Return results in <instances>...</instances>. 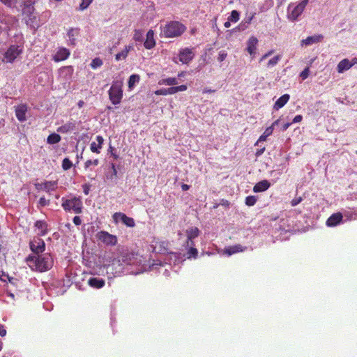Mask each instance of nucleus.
<instances>
[{
    "label": "nucleus",
    "mask_w": 357,
    "mask_h": 357,
    "mask_svg": "<svg viewBox=\"0 0 357 357\" xmlns=\"http://www.w3.org/2000/svg\"><path fill=\"white\" fill-rule=\"evenodd\" d=\"M291 124H292V123H291H291H284V124L283 125V127H282L283 130H286L289 127V126H290Z\"/></svg>",
    "instance_id": "61"
},
{
    "label": "nucleus",
    "mask_w": 357,
    "mask_h": 357,
    "mask_svg": "<svg viewBox=\"0 0 357 357\" xmlns=\"http://www.w3.org/2000/svg\"><path fill=\"white\" fill-rule=\"evenodd\" d=\"M239 13L237 10H234L231 11L229 17H228V20L231 22H236L239 20Z\"/></svg>",
    "instance_id": "35"
},
{
    "label": "nucleus",
    "mask_w": 357,
    "mask_h": 357,
    "mask_svg": "<svg viewBox=\"0 0 357 357\" xmlns=\"http://www.w3.org/2000/svg\"><path fill=\"white\" fill-rule=\"evenodd\" d=\"M230 22L231 21H229V20H228V21L225 22L224 24L225 27H226V28L230 27V26H231Z\"/></svg>",
    "instance_id": "64"
},
{
    "label": "nucleus",
    "mask_w": 357,
    "mask_h": 357,
    "mask_svg": "<svg viewBox=\"0 0 357 357\" xmlns=\"http://www.w3.org/2000/svg\"><path fill=\"white\" fill-rule=\"evenodd\" d=\"M109 96L113 104L119 103L123 96L121 86L118 83L113 84L109 89Z\"/></svg>",
    "instance_id": "7"
},
{
    "label": "nucleus",
    "mask_w": 357,
    "mask_h": 357,
    "mask_svg": "<svg viewBox=\"0 0 357 357\" xmlns=\"http://www.w3.org/2000/svg\"><path fill=\"white\" fill-rule=\"evenodd\" d=\"M83 191L85 195H88L89 192V186L86 184L82 185Z\"/></svg>",
    "instance_id": "58"
},
{
    "label": "nucleus",
    "mask_w": 357,
    "mask_h": 357,
    "mask_svg": "<svg viewBox=\"0 0 357 357\" xmlns=\"http://www.w3.org/2000/svg\"><path fill=\"white\" fill-rule=\"evenodd\" d=\"M35 227L39 230V234L44 236L47 231V224L43 220H38L35 223Z\"/></svg>",
    "instance_id": "27"
},
{
    "label": "nucleus",
    "mask_w": 357,
    "mask_h": 357,
    "mask_svg": "<svg viewBox=\"0 0 357 357\" xmlns=\"http://www.w3.org/2000/svg\"><path fill=\"white\" fill-rule=\"evenodd\" d=\"M309 75V68H305L300 74V77L302 79H305Z\"/></svg>",
    "instance_id": "45"
},
{
    "label": "nucleus",
    "mask_w": 357,
    "mask_h": 357,
    "mask_svg": "<svg viewBox=\"0 0 357 357\" xmlns=\"http://www.w3.org/2000/svg\"><path fill=\"white\" fill-rule=\"evenodd\" d=\"M96 238L98 241L102 242L107 245H116L117 243V237L106 231H100L97 233Z\"/></svg>",
    "instance_id": "8"
},
{
    "label": "nucleus",
    "mask_w": 357,
    "mask_h": 357,
    "mask_svg": "<svg viewBox=\"0 0 357 357\" xmlns=\"http://www.w3.org/2000/svg\"><path fill=\"white\" fill-rule=\"evenodd\" d=\"M303 117L301 115H297L294 117V119H293V121H291L292 123H298L300 121H301Z\"/></svg>",
    "instance_id": "57"
},
{
    "label": "nucleus",
    "mask_w": 357,
    "mask_h": 357,
    "mask_svg": "<svg viewBox=\"0 0 357 357\" xmlns=\"http://www.w3.org/2000/svg\"><path fill=\"white\" fill-rule=\"evenodd\" d=\"M0 22L5 25L3 27L5 33L8 35L9 31L17 24V20L12 15H2L0 17Z\"/></svg>",
    "instance_id": "11"
},
{
    "label": "nucleus",
    "mask_w": 357,
    "mask_h": 357,
    "mask_svg": "<svg viewBox=\"0 0 357 357\" xmlns=\"http://www.w3.org/2000/svg\"><path fill=\"white\" fill-rule=\"evenodd\" d=\"M26 111H27V107L26 105H20L15 109V112H26Z\"/></svg>",
    "instance_id": "51"
},
{
    "label": "nucleus",
    "mask_w": 357,
    "mask_h": 357,
    "mask_svg": "<svg viewBox=\"0 0 357 357\" xmlns=\"http://www.w3.org/2000/svg\"><path fill=\"white\" fill-rule=\"evenodd\" d=\"M302 201V198L301 197H296L294 199H293L291 202V205L292 206H296V205H298L299 203H301Z\"/></svg>",
    "instance_id": "47"
},
{
    "label": "nucleus",
    "mask_w": 357,
    "mask_h": 357,
    "mask_svg": "<svg viewBox=\"0 0 357 357\" xmlns=\"http://www.w3.org/2000/svg\"><path fill=\"white\" fill-rule=\"evenodd\" d=\"M193 245H190V249L187 252L188 258L194 257L196 258L198 255V250L197 248L192 247Z\"/></svg>",
    "instance_id": "37"
},
{
    "label": "nucleus",
    "mask_w": 357,
    "mask_h": 357,
    "mask_svg": "<svg viewBox=\"0 0 357 357\" xmlns=\"http://www.w3.org/2000/svg\"><path fill=\"white\" fill-rule=\"evenodd\" d=\"M61 206L66 211H73L76 214H79L82 212V202L77 197L69 199L63 197Z\"/></svg>",
    "instance_id": "6"
},
{
    "label": "nucleus",
    "mask_w": 357,
    "mask_h": 357,
    "mask_svg": "<svg viewBox=\"0 0 357 357\" xmlns=\"http://www.w3.org/2000/svg\"><path fill=\"white\" fill-rule=\"evenodd\" d=\"M112 218L114 222H118V221L120 220L127 227H134L135 225L134 219L127 216L123 213L116 212L113 214Z\"/></svg>",
    "instance_id": "12"
},
{
    "label": "nucleus",
    "mask_w": 357,
    "mask_h": 357,
    "mask_svg": "<svg viewBox=\"0 0 357 357\" xmlns=\"http://www.w3.org/2000/svg\"><path fill=\"white\" fill-rule=\"evenodd\" d=\"M199 230L196 227H192L186 230L187 234V245H194L192 239L197 238L199 235Z\"/></svg>",
    "instance_id": "16"
},
{
    "label": "nucleus",
    "mask_w": 357,
    "mask_h": 357,
    "mask_svg": "<svg viewBox=\"0 0 357 357\" xmlns=\"http://www.w3.org/2000/svg\"><path fill=\"white\" fill-rule=\"evenodd\" d=\"M70 53V51L66 47H60L53 56V60L55 62H59L67 59Z\"/></svg>",
    "instance_id": "15"
},
{
    "label": "nucleus",
    "mask_w": 357,
    "mask_h": 357,
    "mask_svg": "<svg viewBox=\"0 0 357 357\" xmlns=\"http://www.w3.org/2000/svg\"><path fill=\"white\" fill-rule=\"evenodd\" d=\"M308 2L309 0H301L296 6L290 3L287 8V18L292 22L297 20L304 11Z\"/></svg>",
    "instance_id": "5"
},
{
    "label": "nucleus",
    "mask_w": 357,
    "mask_h": 357,
    "mask_svg": "<svg viewBox=\"0 0 357 357\" xmlns=\"http://www.w3.org/2000/svg\"><path fill=\"white\" fill-rule=\"evenodd\" d=\"M35 8L33 4L31 2H25L22 8L23 20L26 24L31 28L36 29L39 24L37 21V17L34 13Z\"/></svg>",
    "instance_id": "4"
},
{
    "label": "nucleus",
    "mask_w": 357,
    "mask_h": 357,
    "mask_svg": "<svg viewBox=\"0 0 357 357\" xmlns=\"http://www.w3.org/2000/svg\"><path fill=\"white\" fill-rule=\"evenodd\" d=\"M88 284L93 288L100 289L104 287L105 281L102 278H91L88 280Z\"/></svg>",
    "instance_id": "25"
},
{
    "label": "nucleus",
    "mask_w": 357,
    "mask_h": 357,
    "mask_svg": "<svg viewBox=\"0 0 357 357\" xmlns=\"http://www.w3.org/2000/svg\"><path fill=\"white\" fill-rule=\"evenodd\" d=\"M99 164L98 159H95L93 160H88L84 163V169H87L90 167L91 165L97 166Z\"/></svg>",
    "instance_id": "42"
},
{
    "label": "nucleus",
    "mask_w": 357,
    "mask_h": 357,
    "mask_svg": "<svg viewBox=\"0 0 357 357\" xmlns=\"http://www.w3.org/2000/svg\"><path fill=\"white\" fill-rule=\"evenodd\" d=\"M111 167H112V175L114 177H116L117 176V170L116 169L115 164L114 163H112L111 164Z\"/></svg>",
    "instance_id": "56"
},
{
    "label": "nucleus",
    "mask_w": 357,
    "mask_h": 357,
    "mask_svg": "<svg viewBox=\"0 0 357 357\" xmlns=\"http://www.w3.org/2000/svg\"><path fill=\"white\" fill-rule=\"evenodd\" d=\"M268 136L265 135L264 133L259 137L255 145H257L259 142L266 141Z\"/></svg>",
    "instance_id": "54"
},
{
    "label": "nucleus",
    "mask_w": 357,
    "mask_h": 357,
    "mask_svg": "<svg viewBox=\"0 0 357 357\" xmlns=\"http://www.w3.org/2000/svg\"><path fill=\"white\" fill-rule=\"evenodd\" d=\"M73 166L72 162L67 158H64L62 161V168L64 170H68Z\"/></svg>",
    "instance_id": "40"
},
{
    "label": "nucleus",
    "mask_w": 357,
    "mask_h": 357,
    "mask_svg": "<svg viewBox=\"0 0 357 357\" xmlns=\"http://www.w3.org/2000/svg\"><path fill=\"white\" fill-rule=\"evenodd\" d=\"M222 205L223 206H228L229 205V202L227 200L222 199Z\"/></svg>",
    "instance_id": "63"
},
{
    "label": "nucleus",
    "mask_w": 357,
    "mask_h": 357,
    "mask_svg": "<svg viewBox=\"0 0 357 357\" xmlns=\"http://www.w3.org/2000/svg\"><path fill=\"white\" fill-rule=\"evenodd\" d=\"M357 63V58L354 57L349 61L347 59H344L339 62L337 66V70L339 73H342L349 69H350L353 66Z\"/></svg>",
    "instance_id": "13"
},
{
    "label": "nucleus",
    "mask_w": 357,
    "mask_h": 357,
    "mask_svg": "<svg viewBox=\"0 0 357 357\" xmlns=\"http://www.w3.org/2000/svg\"><path fill=\"white\" fill-rule=\"evenodd\" d=\"M215 92V90L208 89H204L203 90V93H213Z\"/></svg>",
    "instance_id": "62"
},
{
    "label": "nucleus",
    "mask_w": 357,
    "mask_h": 357,
    "mask_svg": "<svg viewBox=\"0 0 357 357\" xmlns=\"http://www.w3.org/2000/svg\"><path fill=\"white\" fill-rule=\"evenodd\" d=\"M133 39L135 41H142L143 40V32L141 30L135 29Z\"/></svg>",
    "instance_id": "41"
},
{
    "label": "nucleus",
    "mask_w": 357,
    "mask_h": 357,
    "mask_svg": "<svg viewBox=\"0 0 357 357\" xmlns=\"http://www.w3.org/2000/svg\"><path fill=\"white\" fill-rule=\"evenodd\" d=\"M61 139V136L56 133L50 134L47 138V142L50 144L59 143Z\"/></svg>",
    "instance_id": "31"
},
{
    "label": "nucleus",
    "mask_w": 357,
    "mask_h": 357,
    "mask_svg": "<svg viewBox=\"0 0 357 357\" xmlns=\"http://www.w3.org/2000/svg\"><path fill=\"white\" fill-rule=\"evenodd\" d=\"M76 128V122L75 121H69L63 126L59 127L57 128V131L61 133H66L68 132L74 130Z\"/></svg>",
    "instance_id": "24"
},
{
    "label": "nucleus",
    "mask_w": 357,
    "mask_h": 357,
    "mask_svg": "<svg viewBox=\"0 0 357 357\" xmlns=\"http://www.w3.org/2000/svg\"><path fill=\"white\" fill-rule=\"evenodd\" d=\"M6 335V330L5 329L4 326L1 324H0V335L1 337H4Z\"/></svg>",
    "instance_id": "55"
},
{
    "label": "nucleus",
    "mask_w": 357,
    "mask_h": 357,
    "mask_svg": "<svg viewBox=\"0 0 357 357\" xmlns=\"http://www.w3.org/2000/svg\"><path fill=\"white\" fill-rule=\"evenodd\" d=\"M96 141H97V143L95 142H93L91 144L90 150L93 153H96L98 154L100 153V150L102 149V144L104 142V139L102 136L98 135L96 137Z\"/></svg>",
    "instance_id": "21"
},
{
    "label": "nucleus",
    "mask_w": 357,
    "mask_h": 357,
    "mask_svg": "<svg viewBox=\"0 0 357 357\" xmlns=\"http://www.w3.org/2000/svg\"><path fill=\"white\" fill-rule=\"evenodd\" d=\"M227 56V54L225 51H221L219 52L218 60L220 62H222L226 59Z\"/></svg>",
    "instance_id": "46"
},
{
    "label": "nucleus",
    "mask_w": 357,
    "mask_h": 357,
    "mask_svg": "<svg viewBox=\"0 0 357 357\" xmlns=\"http://www.w3.org/2000/svg\"><path fill=\"white\" fill-rule=\"evenodd\" d=\"M323 39V36L321 34H317L311 36L307 37L305 39L301 40V44L303 45H311L314 43H318L321 42Z\"/></svg>",
    "instance_id": "20"
},
{
    "label": "nucleus",
    "mask_w": 357,
    "mask_h": 357,
    "mask_svg": "<svg viewBox=\"0 0 357 357\" xmlns=\"http://www.w3.org/2000/svg\"><path fill=\"white\" fill-rule=\"evenodd\" d=\"M257 201V199L255 196L250 195V196H248L245 198V202L247 206H252L256 204Z\"/></svg>",
    "instance_id": "36"
},
{
    "label": "nucleus",
    "mask_w": 357,
    "mask_h": 357,
    "mask_svg": "<svg viewBox=\"0 0 357 357\" xmlns=\"http://www.w3.org/2000/svg\"><path fill=\"white\" fill-rule=\"evenodd\" d=\"M280 59H281V56L280 55L275 56L274 57L271 58L268 61L267 66L268 67H273V66H276L278 64V61L280 60Z\"/></svg>",
    "instance_id": "38"
},
{
    "label": "nucleus",
    "mask_w": 357,
    "mask_h": 357,
    "mask_svg": "<svg viewBox=\"0 0 357 357\" xmlns=\"http://www.w3.org/2000/svg\"><path fill=\"white\" fill-rule=\"evenodd\" d=\"M273 132V124L269 127H268L265 131L264 132V134L266 136H270L271 135H272Z\"/></svg>",
    "instance_id": "49"
},
{
    "label": "nucleus",
    "mask_w": 357,
    "mask_h": 357,
    "mask_svg": "<svg viewBox=\"0 0 357 357\" xmlns=\"http://www.w3.org/2000/svg\"><path fill=\"white\" fill-rule=\"evenodd\" d=\"M155 93L156 95L166 96V95H167V89H161L157 90L155 92Z\"/></svg>",
    "instance_id": "53"
},
{
    "label": "nucleus",
    "mask_w": 357,
    "mask_h": 357,
    "mask_svg": "<svg viewBox=\"0 0 357 357\" xmlns=\"http://www.w3.org/2000/svg\"><path fill=\"white\" fill-rule=\"evenodd\" d=\"M264 151H265V147H263L261 149L257 150L256 152V155L257 156L261 155L264 152Z\"/></svg>",
    "instance_id": "60"
},
{
    "label": "nucleus",
    "mask_w": 357,
    "mask_h": 357,
    "mask_svg": "<svg viewBox=\"0 0 357 357\" xmlns=\"http://www.w3.org/2000/svg\"><path fill=\"white\" fill-rule=\"evenodd\" d=\"M289 94H284L281 97H280L274 105L275 109H279L282 108L289 100Z\"/></svg>",
    "instance_id": "26"
},
{
    "label": "nucleus",
    "mask_w": 357,
    "mask_h": 357,
    "mask_svg": "<svg viewBox=\"0 0 357 357\" xmlns=\"http://www.w3.org/2000/svg\"><path fill=\"white\" fill-rule=\"evenodd\" d=\"M16 116L20 121H24L26 119V113H16Z\"/></svg>",
    "instance_id": "48"
},
{
    "label": "nucleus",
    "mask_w": 357,
    "mask_h": 357,
    "mask_svg": "<svg viewBox=\"0 0 357 357\" xmlns=\"http://www.w3.org/2000/svg\"><path fill=\"white\" fill-rule=\"evenodd\" d=\"M271 186V183L267 180H263L257 183L253 188V191L255 192H261L266 191Z\"/></svg>",
    "instance_id": "23"
},
{
    "label": "nucleus",
    "mask_w": 357,
    "mask_h": 357,
    "mask_svg": "<svg viewBox=\"0 0 357 357\" xmlns=\"http://www.w3.org/2000/svg\"><path fill=\"white\" fill-rule=\"evenodd\" d=\"M0 1L9 8H15L21 0H0Z\"/></svg>",
    "instance_id": "34"
},
{
    "label": "nucleus",
    "mask_w": 357,
    "mask_h": 357,
    "mask_svg": "<svg viewBox=\"0 0 357 357\" xmlns=\"http://www.w3.org/2000/svg\"><path fill=\"white\" fill-rule=\"evenodd\" d=\"M258 43V39L252 36L249 38L247 43V51L250 55H253L255 54V50L257 49V45Z\"/></svg>",
    "instance_id": "22"
},
{
    "label": "nucleus",
    "mask_w": 357,
    "mask_h": 357,
    "mask_svg": "<svg viewBox=\"0 0 357 357\" xmlns=\"http://www.w3.org/2000/svg\"><path fill=\"white\" fill-rule=\"evenodd\" d=\"M73 223L77 226H79L82 224V220H81L80 217H79V216H75L73 218Z\"/></svg>",
    "instance_id": "52"
},
{
    "label": "nucleus",
    "mask_w": 357,
    "mask_h": 357,
    "mask_svg": "<svg viewBox=\"0 0 357 357\" xmlns=\"http://www.w3.org/2000/svg\"><path fill=\"white\" fill-rule=\"evenodd\" d=\"M186 30L185 26L178 22L171 21L162 28L161 35L165 38H176L181 36Z\"/></svg>",
    "instance_id": "3"
},
{
    "label": "nucleus",
    "mask_w": 357,
    "mask_h": 357,
    "mask_svg": "<svg viewBox=\"0 0 357 357\" xmlns=\"http://www.w3.org/2000/svg\"><path fill=\"white\" fill-rule=\"evenodd\" d=\"M29 266L35 271L45 272L50 270L54 264L53 259L49 253L40 255H31L26 258Z\"/></svg>",
    "instance_id": "1"
},
{
    "label": "nucleus",
    "mask_w": 357,
    "mask_h": 357,
    "mask_svg": "<svg viewBox=\"0 0 357 357\" xmlns=\"http://www.w3.org/2000/svg\"><path fill=\"white\" fill-rule=\"evenodd\" d=\"M57 186V181H45L41 183L36 184V188L38 190H44L47 192H50L52 190H54Z\"/></svg>",
    "instance_id": "14"
},
{
    "label": "nucleus",
    "mask_w": 357,
    "mask_h": 357,
    "mask_svg": "<svg viewBox=\"0 0 357 357\" xmlns=\"http://www.w3.org/2000/svg\"><path fill=\"white\" fill-rule=\"evenodd\" d=\"M140 80L139 75L134 74L130 76L128 79V87L132 89L136 83H138Z\"/></svg>",
    "instance_id": "32"
},
{
    "label": "nucleus",
    "mask_w": 357,
    "mask_h": 357,
    "mask_svg": "<svg viewBox=\"0 0 357 357\" xmlns=\"http://www.w3.org/2000/svg\"><path fill=\"white\" fill-rule=\"evenodd\" d=\"M187 90V86L185 84L177 86H172L170 88L167 89V95L168 94H174L178 91H185Z\"/></svg>",
    "instance_id": "29"
},
{
    "label": "nucleus",
    "mask_w": 357,
    "mask_h": 357,
    "mask_svg": "<svg viewBox=\"0 0 357 357\" xmlns=\"http://www.w3.org/2000/svg\"><path fill=\"white\" fill-rule=\"evenodd\" d=\"M342 220V215L341 213H333L326 220V225L328 227L337 226Z\"/></svg>",
    "instance_id": "19"
},
{
    "label": "nucleus",
    "mask_w": 357,
    "mask_h": 357,
    "mask_svg": "<svg viewBox=\"0 0 357 357\" xmlns=\"http://www.w3.org/2000/svg\"><path fill=\"white\" fill-rule=\"evenodd\" d=\"M131 49H132V46H130V45L126 46L125 48L121 52H119L118 54H116V56H115L116 60L119 61L121 59H125L128 56V54Z\"/></svg>",
    "instance_id": "28"
},
{
    "label": "nucleus",
    "mask_w": 357,
    "mask_h": 357,
    "mask_svg": "<svg viewBox=\"0 0 357 357\" xmlns=\"http://www.w3.org/2000/svg\"><path fill=\"white\" fill-rule=\"evenodd\" d=\"M92 1L93 0H82L81 3L79 4V10H84L86 9L92 3Z\"/></svg>",
    "instance_id": "43"
},
{
    "label": "nucleus",
    "mask_w": 357,
    "mask_h": 357,
    "mask_svg": "<svg viewBox=\"0 0 357 357\" xmlns=\"http://www.w3.org/2000/svg\"><path fill=\"white\" fill-rule=\"evenodd\" d=\"M29 246L31 250L37 256L45 251V243L40 238L35 237L30 241Z\"/></svg>",
    "instance_id": "9"
},
{
    "label": "nucleus",
    "mask_w": 357,
    "mask_h": 357,
    "mask_svg": "<svg viewBox=\"0 0 357 357\" xmlns=\"http://www.w3.org/2000/svg\"><path fill=\"white\" fill-rule=\"evenodd\" d=\"M178 61L183 64H188L195 56V53L192 48L185 47L179 50Z\"/></svg>",
    "instance_id": "10"
},
{
    "label": "nucleus",
    "mask_w": 357,
    "mask_h": 357,
    "mask_svg": "<svg viewBox=\"0 0 357 357\" xmlns=\"http://www.w3.org/2000/svg\"><path fill=\"white\" fill-rule=\"evenodd\" d=\"M181 189L183 191H187V190H188L190 189V185H188V184H184L183 183V184L181 185Z\"/></svg>",
    "instance_id": "59"
},
{
    "label": "nucleus",
    "mask_w": 357,
    "mask_h": 357,
    "mask_svg": "<svg viewBox=\"0 0 357 357\" xmlns=\"http://www.w3.org/2000/svg\"><path fill=\"white\" fill-rule=\"evenodd\" d=\"M38 204L40 206H45L50 204V200H47L44 197H43L40 198Z\"/></svg>",
    "instance_id": "44"
},
{
    "label": "nucleus",
    "mask_w": 357,
    "mask_h": 357,
    "mask_svg": "<svg viewBox=\"0 0 357 357\" xmlns=\"http://www.w3.org/2000/svg\"><path fill=\"white\" fill-rule=\"evenodd\" d=\"M144 46L147 50H151L155 46V40L154 39V32L150 29L146 36V40L144 43Z\"/></svg>",
    "instance_id": "18"
},
{
    "label": "nucleus",
    "mask_w": 357,
    "mask_h": 357,
    "mask_svg": "<svg viewBox=\"0 0 357 357\" xmlns=\"http://www.w3.org/2000/svg\"><path fill=\"white\" fill-rule=\"evenodd\" d=\"M79 28H70L67 32V36L68 37V45L75 46L76 44L77 38L79 36Z\"/></svg>",
    "instance_id": "17"
},
{
    "label": "nucleus",
    "mask_w": 357,
    "mask_h": 357,
    "mask_svg": "<svg viewBox=\"0 0 357 357\" xmlns=\"http://www.w3.org/2000/svg\"><path fill=\"white\" fill-rule=\"evenodd\" d=\"M274 52V50H269L268 52H267L265 54H264L261 59H259V61H262L264 60H265L266 59H267L268 56H270L271 55H272Z\"/></svg>",
    "instance_id": "50"
},
{
    "label": "nucleus",
    "mask_w": 357,
    "mask_h": 357,
    "mask_svg": "<svg viewBox=\"0 0 357 357\" xmlns=\"http://www.w3.org/2000/svg\"><path fill=\"white\" fill-rule=\"evenodd\" d=\"M178 79L175 77H168L165 79H162L159 81V84H165L168 86H174L178 84Z\"/></svg>",
    "instance_id": "30"
},
{
    "label": "nucleus",
    "mask_w": 357,
    "mask_h": 357,
    "mask_svg": "<svg viewBox=\"0 0 357 357\" xmlns=\"http://www.w3.org/2000/svg\"><path fill=\"white\" fill-rule=\"evenodd\" d=\"M18 43L10 45L3 54V61L6 63H13L15 60L22 54L24 50V39L22 35L16 36Z\"/></svg>",
    "instance_id": "2"
},
{
    "label": "nucleus",
    "mask_w": 357,
    "mask_h": 357,
    "mask_svg": "<svg viewBox=\"0 0 357 357\" xmlns=\"http://www.w3.org/2000/svg\"><path fill=\"white\" fill-rule=\"evenodd\" d=\"M102 61L100 58H95L92 60L91 63V67L93 69H96L98 67H100L102 65Z\"/></svg>",
    "instance_id": "39"
},
{
    "label": "nucleus",
    "mask_w": 357,
    "mask_h": 357,
    "mask_svg": "<svg viewBox=\"0 0 357 357\" xmlns=\"http://www.w3.org/2000/svg\"><path fill=\"white\" fill-rule=\"evenodd\" d=\"M243 250L242 249V246L241 245H236L226 249V252L229 255H231L234 253L242 252Z\"/></svg>",
    "instance_id": "33"
}]
</instances>
